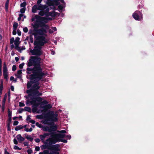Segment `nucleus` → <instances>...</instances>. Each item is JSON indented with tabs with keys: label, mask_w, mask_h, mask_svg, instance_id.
Listing matches in <instances>:
<instances>
[{
	"label": "nucleus",
	"mask_w": 154,
	"mask_h": 154,
	"mask_svg": "<svg viewBox=\"0 0 154 154\" xmlns=\"http://www.w3.org/2000/svg\"><path fill=\"white\" fill-rule=\"evenodd\" d=\"M41 60L40 57L31 56L27 63L28 66H31L33 65L34 67L27 68L26 69V72L28 74L32 72V74L30 75L31 81L28 82L27 88H29L32 85V86L30 90L26 91V92L28 94L31 93L33 95H42V93H39L38 90L40 88L38 82L42 79L43 77L45 75V74L42 71V69L40 67Z\"/></svg>",
	"instance_id": "obj_1"
},
{
	"label": "nucleus",
	"mask_w": 154,
	"mask_h": 154,
	"mask_svg": "<svg viewBox=\"0 0 154 154\" xmlns=\"http://www.w3.org/2000/svg\"><path fill=\"white\" fill-rule=\"evenodd\" d=\"M47 42L44 37L38 36L36 40L34 42V49L31 50L30 52L33 55L39 56L42 55V51L41 50L42 46Z\"/></svg>",
	"instance_id": "obj_2"
},
{
	"label": "nucleus",
	"mask_w": 154,
	"mask_h": 154,
	"mask_svg": "<svg viewBox=\"0 0 154 154\" xmlns=\"http://www.w3.org/2000/svg\"><path fill=\"white\" fill-rule=\"evenodd\" d=\"M52 20V18L48 17H40L38 15H35L32 19V21H35L33 26L35 27H41L46 29H48V26L45 24L48 20Z\"/></svg>",
	"instance_id": "obj_3"
},
{
	"label": "nucleus",
	"mask_w": 154,
	"mask_h": 154,
	"mask_svg": "<svg viewBox=\"0 0 154 154\" xmlns=\"http://www.w3.org/2000/svg\"><path fill=\"white\" fill-rule=\"evenodd\" d=\"M37 10L40 11L38 13L39 15L42 16L44 15L47 16L48 12L49 11L50 8L49 6L45 5H40V6L34 5L32 6V13H36Z\"/></svg>",
	"instance_id": "obj_4"
},
{
	"label": "nucleus",
	"mask_w": 154,
	"mask_h": 154,
	"mask_svg": "<svg viewBox=\"0 0 154 154\" xmlns=\"http://www.w3.org/2000/svg\"><path fill=\"white\" fill-rule=\"evenodd\" d=\"M42 100V99L41 97L32 96V97H30V98L27 100L26 104L32 105L33 107L32 111L34 112L37 111V107L39 105V103L36 102V101L40 102Z\"/></svg>",
	"instance_id": "obj_5"
},
{
	"label": "nucleus",
	"mask_w": 154,
	"mask_h": 154,
	"mask_svg": "<svg viewBox=\"0 0 154 154\" xmlns=\"http://www.w3.org/2000/svg\"><path fill=\"white\" fill-rule=\"evenodd\" d=\"M50 135L48 133H45L42 135H41L39 136L42 142L45 144H49V145H52L56 143V140L54 139L52 136L51 137L47 139L45 141V138Z\"/></svg>",
	"instance_id": "obj_6"
},
{
	"label": "nucleus",
	"mask_w": 154,
	"mask_h": 154,
	"mask_svg": "<svg viewBox=\"0 0 154 154\" xmlns=\"http://www.w3.org/2000/svg\"><path fill=\"white\" fill-rule=\"evenodd\" d=\"M33 27L34 29L29 30V33L30 35H33L35 37L38 36V35H43L46 33V30L47 29L44 28L41 29H38V27Z\"/></svg>",
	"instance_id": "obj_7"
},
{
	"label": "nucleus",
	"mask_w": 154,
	"mask_h": 154,
	"mask_svg": "<svg viewBox=\"0 0 154 154\" xmlns=\"http://www.w3.org/2000/svg\"><path fill=\"white\" fill-rule=\"evenodd\" d=\"M47 148L52 151V154H59V151H60V148L59 144L54 145L50 148Z\"/></svg>",
	"instance_id": "obj_8"
},
{
	"label": "nucleus",
	"mask_w": 154,
	"mask_h": 154,
	"mask_svg": "<svg viewBox=\"0 0 154 154\" xmlns=\"http://www.w3.org/2000/svg\"><path fill=\"white\" fill-rule=\"evenodd\" d=\"M42 130L45 131H48L51 132L54 131L57 129V127L55 125H51L50 127L47 126H43L42 127Z\"/></svg>",
	"instance_id": "obj_9"
},
{
	"label": "nucleus",
	"mask_w": 154,
	"mask_h": 154,
	"mask_svg": "<svg viewBox=\"0 0 154 154\" xmlns=\"http://www.w3.org/2000/svg\"><path fill=\"white\" fill-rule=\"evenodd\" d=\"M58 114L56 113H54V112H51L49 115V118L51 121L56 122L58 120L57 117Z\"/></svg>",
	"instance_id": "obj_10"
},
{
	"label": "nucleus",
	"mask_w": 154,
	"mask_h": 154,
	"mask_svg": "<svg viewBox=\"0 0 154 154\" xmlns=\"http://www.w3.org/2000/svg\"><path fill=\"white\" fill-rule=\"evenodd\" d=\"M132 16L136 20H140L142 18L141 12L138 11H136L133 14Z\"/></svg>",
	"instance_id": "obj_11"
},
{
	"label": "nucleus",
	"mask_w": 154,
	"mask_h": 154,
	"mask_svg": "<svg viewBox=\"0 0 154 154\" xmlns=\"http://www.w3.org/2000/svg\"><path fill=\"white\" fill-rule=\"evenodd\" d=\"M52 137L54 139L56 140V143L59 142L60 141V138H64V136L63 135L59 134H57L53 135Z\"/></svg>",
	"instance_id": "obj_12"
},
{
	"label": "nucleus",
	"mask_w": 154,
	"mask_h": 154,
	"mask_svg": "<svg viewBox=\"0 0 154 154\" xmlns=\"http://www.w3.org/2000/svg\"><path fill=\"white\" fill-rule=\"evenodd\" d=\"M59 3H61V5H60L58 6V8L60 12H62L63 8H65V3L63 0H58Z\"/></svg>",
	"instance_id": "obj_13"
},
{
	"label": "nucleus",
	"mask_w": 154,
	"mask_h": 154,
	"mask_svg": "<svg viewBox=\"0 0 154 154\" xmlns=\"http://www.w3.org/2000/svg\"><path fill=\"white\" fill-rule=\"evenodd\" d=\"M20 39V38L18 37H17L16 38V39L14 41V44L15 46V48L17 50H18L19 48L18 45L20 43L19 42Z\"/></svg>",
	"instance_id": "obj_14"
},
{
	"label": "nucleus",
	"mask_w": 154,
	"mask_h": 154,
	"mask_svg": "<svg viewBox=\"0 0 154 154\" xmlns=\"http://www.w3.org/2000/svg\"><path fill=\"white\" fill-rule=\"evenodd\" d=\"M16 137L19 142L21 143L25 139L21 136L20 134H18L16 136Z\"/></svg>",
	"instance_id": "obj_15"
},
{
	"label": "nucleus",
	"mask_w": 154,
	"mask_h": 154,
	"mask_svg": "<svg viewBox=\"0 0 154 154\" xmlns=\"http://www.w3.org/2000/svg\"><path fill=\"white\" fill-rule=\"evenodd\" d=\"M56 15V13L54 11H52L50 12H48L47 16H51L54 17Z\"/></svg>",
	"instance_id": "obj_16"
},
{
	"label": "nucleus",
	"mask_w": 154,
	"mask_h": 154,
	"mask_svg": "<svg viewBox=\"0 0 154 154\" xmlns=\"http://www.w3.org/2000/svg\"><path fill=\"white\" fill-rule=\"evenodd\" d=\"M3 72L8 73V69L5 63H4V65L3 67Z\"/></svg>",
	"instance_id": "obj_17"
},
{
	"label": "nucleus",
	"mask_w": 154,
	"mask_h": 154,
	"mask_svg": "<svg viewBox=\"0 0 154 154\" xmlns=\"http://www.w3.org/2000/svg\"><path fill=\"white\" fill-rule=\"evenodd\" d=\"M57 30L56 27H51L49 29V32L50 33H52Z\"/></svg>",
	"instance_id": "obj_18"
},
{
	"label": "nucleus",
	"mask_w": 154,
	"mask_h": 154,
	"mask_svg": "<svg viewBox=\"0 0 154 154\" xmlns=\"http://www.w3.org/2000/svg\"><path fill=\"white\" fill-rule=\"evenodd\" d=\"M42 123L45 125H51V123L50 122L49 120L47 119H46L43 120Z\"/></svg>",
	"instance_id": "obj_19"
},
{
	"label": "nucleus",
	"mask_w": 154,
	"mask_h": 154,
	"mask_svg": "<svg viewBox=\"0 0 154 154\" xmlns=\"http://www.w3.org/2000/svg\"><path fill=\"white\" fill-rule=\"evenodd\" d=\"M3 89V81L2 80L1 81V84L0 85V94L2 93V91Z\"/></svg>",
	"instance_id": "obj_20"
},
{
	"label": "nucleus",
	"mask_w": 154,
	"mask_h": 154,
	"mask_svg": "<svg viewBox=\"0 0 154 154\" xmlns=\"http://www.w3.org/2000/svg\"><path fill=\"white\" fill-rule=\"evenodd\" d=\"M23 128V126H22V125H20L19 126H17L15 128V130L16 131H17L18 130H20L22 129Z\"/></svg>",
	"instance_id": "obj_21"
},
{
	"label": "nucleus",
	"mask_w": 154,
	"mask_h": 154,
	"mask_svg": "<svg viewBox=\"0 0 154 154\" xmlns=\"http://www.w3.org/2000/svg\"><path fill=\"white\" fill-rule=\"evenodd\" d=\"M46 4L49 6L53 5L52 1L51 0H48V1H47Z\"/></svg>",
	"instance_id": "obj_22"
},
{
	"label": "nucleus",
	"mask_w": 154,
	"mask_h": 154,
	"mask_svg": "<svg viewBox=\"0 0 154 154\" xmlns=\"http://www.w3.org/2000/svg\"><path fill=\"white\" fill-rule=\"evenodd\" d=\"M26 138L29 140L31 142H32L33 139L31 137V136L30 135H27L26 136Z\"/></svg>",
	"instance_id": "obj_23"
},
{
	"label": "nucleus",
	"mask_w": 154,
	"mask_h": 154,
	"mask_svg": "<svg viewBox=\"0 0 154 154\" xmlns=\"http://www.w3.org/2000/svg\"><path fill=\"white\" fill-rule=\"evenodd\" d=\"M11 112L10 111L9 109L8 110V117H9V121H11Z\"/></svg>",
	"instance_id": "obj_24"
},
{
	"label": "nucleus",
	"mask_w": 154,
	"mask_h": 154,
	"mask_svg": "<svg viewBox=\"0 0 154 154\" xmlns=\"http://www.w3.org/2000/svg\"><path fill=\"white\" fill-rule=\"evenodd\" d=\"M18 24L17 23H14L13 25V29H17V28L18 26Z\"/></svg>",
	"instance_id": "obj_25"
},
{
	"label": "nucleus",
	"mask_w": 154,
	"mask_h": 154,
	"mask_svg": "<svg viewBox=\"0 0 154 154\" xmlns=\"http://www.w3.org/2000/svg\"><path fill=\"white\" fill-rule=\"evenodd\" d=\"M3 76L4 77V78L7 80L8 78V73H3Z\"/></svg>",
	"instance_id": "obj_26"
},
{
	"label": "nucleus",
	"mask_w": 154,
	"mask_h": 154,
	"mask_svg": "<svg viewBox=\"0 0 154 154\" xmlns=\"http://www.w3.org/2000/svg\"><path fill=\"white\" fill-rule=\"evenodd\" d=\"M9 2V0H7L6 3H5V7L6 9L7 10H8V8Z\"/></svg>",
	"instance_id": "obj_27"
},
{
	"label": "nucleus",
	"mask_w": 154,
	"mask_h": 154,
	"mask_svg": "<svg viewBox=\"0 0 154 154\" xmlns=\"http://www.w3.org/2000/svg\"><path fill=\"white\" fill-rule=\"evenodd\" d=\"M46 144H47L42 145V146H41V149L42 150H43L47 148V146L46 145Z\"/></svg>",
	"instance_id": "obj_28"
},
{
	"label": "nucleus",
	"mask_w": 154,
	"mask_h": 154,
	"mask_svg": "<svg viewBox=\"0 0 154 154\" xmlns=\"http://www.w3.org/2000/svg\"><path fill=\"white\" fill-rule=\"evenodd\" d=\"M42 152L44 154H52V153H49V151L47 149L44 150Z\"/></svg>",
	"instance_id": "obj_29"
},
{
	"label": "nucleus",
	"mask_w": 154,
	"mask_h": 154,
	"mask_svg": "<svg viewBox=\"0 0 154 154\" xmlns=\"http://www.w3.org/2000/svg\"><path fill=\"white\" fill-rule=\"evenodd\" d=\"M42 0H38L37 2V4L35 5L37 6H40V5H42L41 4V2H42Z\"/></svg>",
	"instance_id": "obj_30"
},
{
	"label": "nucleus",
	"mask_w": 154,
	"mask_h": 154,
	"mask_svg": "<svg viewBox=\"0 0 154 154\" xmlns=\"http://www.w3.org/2000/svg\"><path fill=\"white\" fill-rule=\"evenodd\" d=\"M22 73V70H19L17 71V76L18 77H21V74Z\"/></svg>",
	"instance_id": "obj_31"
},
{
	"label": "nucleus",
	"mask_w": 154,
	"mask_h": 154,
	"mask_svg": "<svg viewBox=\"0 0 154 154\" xmlns=\"http://www.w3.org/2000/svg\"><path fill=\"white\" fill-rule=\"evenodd\" d=\"M24 110L26 111L29 112H31V109L29 107H24Z\"/></svg>",
	"instance_id": "obj_32"
},
{
	"label": "nucleus",
	"mask_w": 154,
	"mask_h": 154,
	"mask_svg": "<svg viewBox=\"0 0 154 154\" xmlns=\"http://www.w3.org/2000/svg\"><path fill=\"white\" fill-rule=\"evenodd\" d=\"M26 5V2H24L21 4L20 6L21 7H23V8H25Z\"/></svg>",
	"instance_id": "obj_33"
},
{
	"label": "nucleus",
	"mask_w": 154,
	"mask_h": 154,
	"mask_svg": "<svg viewBox=\"0 0 154 154\" xmlns=\"http://www.w3.org/2000/svg\"><path fill=\"white\" fill-rule=\"evenodd\" d=\"M14 149L15 150H20L21 148H19L17 146H14Z\"/></svg>",
	"instance_id": "obj_34"
},
{
	"label": "nucleus",
	"mask_w": 154,
	"mask_h": 154,
	"mask_svg": "<svg viewBox=\"0 0 154 154\" xmlns=\"http://www.w3.org/2000/svg\"><path fill=\"white\" fill-rule=\"evenodd\" d=\"M35 125L37 126L39 128H42V127L43 126L41 124H39L38 122H36L35 123Z\"/></svg>",
	"instance_id": "obj_35"
},
{
	"label": "nucleus",
	"mask_w": 154,
	"mask_h": 154,
	"mask_svg": "<svg viewBox=\"0 0 154 154\" xmlns=\"http://www.w3.org/2000/svg\"><path fill=\"white\" fill-rule=\"evenodd\" d=\"M23 31L24 32H27L28 31V29L27 27H25L23 29Z\"/></svg>",
	"instance_id": "obj_36"
},
{
	"label": "nucleus",
	"mask_w": 154,
	"mask_h": 154,
	"mask_svg": "<svg viewBox=\"0 0 154 154\" xmlns=\"http://www.w3.org/2000/svg\"><path fill=\"white\" fill-rule=\"evenodd\" d=\"M20 11L21 13H23L25 12V8H21L20 10Z\"/></svg>",
	"instance_id": "obj_37"
},
{
	"label": "nucleus",
	"mask_w": 154,
	"mask_h": 154,
	"mask_svg": "<svg viewBox=\"0 0 154 154\" xmlns=\"http://www.w3.org/2000/svg\"><path fill=\"white\" fill-rule=\"evenodd\" d=\"M14 38H11L10 39V43L11 44H12L14 43Z\"/></svg>",
	"instance_id": "obj_38"
},
{
	"label": "nucleus",
	"mask_w": 154,
	"mask_h": 154,
	"mask_svg": "<svg viewBox=\"0 0 154 154\" xmlns=\"http://www.w3.org/2000/svg\"><path fill=\"white\" fill-rule=\"evenodd\" d=\"M24 63H22L20 64L19 65V68L20 69H22L23 68V66H24Z\"/></svg>",
	"instance_id": "obj_39"
},
{
	"label": "nucleus",
	"mask_w": 154,
	"mask_h": 154,
	"mask_svg": "<svg viewBox=\"0 0 154 154\" xmlns=\"http://www.w3.org/2000/svg\"><path fill=\"white\" fill-rule=\"evenodd\" d=\"M65 137L64 138H67L69 139H70L71 138V137L70 135H66L65 136Z\"/></svg>",
	"instance_id": "obj_40"
},
{
	"label": "nucleus",
	"mask_w": 154,
	"mask_h": 154,
	"mask_svg": "<svg viewBox=\"0 0 154 154\" xmlns=\"http://www.w3.org/2000/svg\"><path fill=\"white\" fill-rule=\"evenodd\" d=\"M23 144L25 146H29V143L28 142H25L23 143Z\"/></svg>",
	"instance_id": "obj_41"
},
{
	"label": "nucleus",
	"mask_w": 154,
	"mask_h": 154,
	"mask_svg": "<svg viewBox=\"0 0 154 154\" xmlns=\"http://www.w3.org/2000/svg\"><path fill=\"white\" fill-rule=\"evenodd\" d=\"M17 68L16 66L15 65H13L12 66V70L13 71H15Z\"/></svg>",
	"instance_id": "obj_42"
},
{
	"label": "nucleus",
	"mask_w": 154,
	"mask_h": 154,
	"mask_svg": "<svg viewBox=\"0 0 154 154\" xmlns=\"http://www.w3.org/2000/svg\"><path fill=\"white\" fill-rule=\"evenodd\" d=\"M14 143L15 144H17L18 143L17 141V139H14Z\"/></svg>",
	"instance_id": "obj_43"
},
{
	"label": "nucleus",
	"mask_w": 154,
	"mask_h": 154,
	"mask_svg": "<svg viewBox=\"0 0 154 154\" xmlns=\"http://www.w3.org/2000/svg\"><path fill=\"white\" fill-rule=\"evenodd\" d=\"M25 105L23 103L20 102L19 103V106L20 107L23 106Z\"/></svg>",
	"instance_id": "obj_44"
},
{
	"label": "nucleus",
	"mask_w": 154,
	"mask_h": 154,
	"mask_svg": "<svg viewBox=\"0 0 154 154\" xmlns=\"http://www.w3.org/2000/svg\"><path fill=\"white\" fill-rule=\"evenodd\" d=\"M35 140L36 143H39L40 141V140L39 138H36Z\"/></svg>",
	"instance_id": "obj_45"
},
{
	"label": "nucleus",
	"mask_w": 154,
	"mask_h": 154,
	"mask_svg": "<svg viewBox=\"0 0 154 154\" xmlns=\"http://www.w3.org/2000/svg\"><path fill=\"white\" fill-rule=\"evenodd\" d=\"M18 124V122L17 121H15L13 123L14 125H16Z\"/></svg>",
	"instance_id": "obj_46"
},
{
	"label": "nucleus",
	"mask_w": 154,
	"mask_h": 154,
	"mask_svg": "<svg viewBox=\"0 0 154 154\" xmlns=\"http://www.w3.org/2000/svg\"><path fill=\"white\" fill-rule=\"evenodd\" d=\"M29 122L32 124H34L35 122V121L32 119L30 120H29Z\"/></svg>",
	"instance_id": "obj_47"
},
{
	"label": "nucleus",
	"mask_w": 154,
	"mask_h": 154,
	"mask_svg": "<svg viewBox=\"0 0 154 154\" xmlns=\"http://www.w3.org/2000/svg\"><path fill=\"white\" fill-rule=\"evenodd\" d=\"M17 34L18 35L20 36L21 35V32L19 30H17Z\"/></svg>",
	"instance_id": "obj_48"
},
{
	"label": "nucleus",
	"mask_w": 154,
	"mask_h": 154,
	"mask_svg": "<svg viewBox=\"0 0 154 154\" xmlns=\"http://www.w3.org/2000/svg\"><path fill=\"white\" fill-rule=\"evenodd\" d=\"M40 150V148L39 146H36L35 148V150L36 151H39Z\"/></svg>",
	"instance_id": "obj_49"
},
{
	"label": "nucleus",
	"mask_w": 154,
	"mask_h": 154,
	"mask_svg": "<svg viewBox=\"0 0 154 154\" xmlns=\"http://www.w3.org/2000/svg\"><path fill=\"white\" fill-rule=\"evenodd\" d=\"M12 33L13 35H15L16 34V29H13Z\"/></svg>",
	"instance_id": "obj_50"
},
{
	"label": "nucleus",
	"mask_w": 154,
	"mask_h": 154,
	"mask_svg": "<svg viewBox=\"0 0 154 154\" xmlns=\"http://www.w3.org/2000/svg\"><path fill=\"white\" fill-rule=\"evenodd\" d=\"M4 151H5L4 154H10V153L7 151V149H4Z\"/></svg>",
	"instance_id": "obj_51"
},
{
	"label": "nucleus",
	"mask_w": 154,
	"mask_h": 154,
	"mask_svg": "<svg viewBox=\"0 0 154 154\" xmlns=\"http://www.w3.org/2000/svg\"><path fill=\"white\" fill-rule=\"evenodd\" d=\"M61 141L65 143H66L67 142V140H62Z\"/></svg>",
	"instance_id": "obj_52"
},
{
	"label": "nucleus",
	"mask_w": 154,
	"mask_h": 154,
	"mask_svg": "<svg viewBox=\"0 0 154 154\" xmlns=\"http://www.w3.org/2000/svg\"><path fill=\"white\" fill-rule=\"evenodd\" d=\"M27 152L29 154H31V153L32 152V150H28Z\"/></svg>",
	"instance_id": "obj_53"
},
{
	"label": "nucleus",
	"mask_w": 154,
	"mask_h": 154,
	"mask_svg": "<svg viewBox=\"0 0 154 154\" xmlns=\"http://www.w3.org/2000/svg\"><path fill=\"white\" fill-rule=\"evenodd\" d=\"M61 133H66V131L65 130H62L60 131H59Z\"/></svg>",
	"instance_id": "obj_54"
},
{
	"label": "nucleus",
	"mask_w": 154,
	"mask_h": 154,
	"mask_svg": "<svg viewBox=\"0 0 154 154\" xmlns=\"http://www.w3.org/2000/svg\"><path fill=\"white\" fill-rule=\"evenodd\" d=\"M2 61L1 59H0V68H2Z\"/></svg>",
	"instance_id": "obj_55"
},
{
	"label": "nucleus",
	"mask_w": 154,
	"mask_h": 154,
	"mask_svg": "<svg viewBox=\"0 0 154 154\" xmlns=\"http://www.w3.org/2000/svg\"><path fill=\"white\" fill-rule=\"evenodd\" d=\"M42 103L45 104H47L48 103V102L46 100H44L42 102Z\"/></svg>",
	"instance_id": "obj_56"
},
{
	"label": "nucleus",
	"mask_w": 154,
	"mask_h": 154,
	"mask_svg": "<svg viewBox=\"0 0 154 154\" xmlns=\"http://www.w3.org/2000/svg\"><path fill=\"white\" fill-rule=\"evenodd\" d=\"M5 101H3V106L2 107V108L4 110V103H5Z\"/></svg>",
	"instance_id": "obj_57"
},
{
	"label": "nucleus",
	"mask_w": 154,
	"mask_h": 154,
	"mask_svg": "<svg viewBox=\"0 0 154 154\" xmlns=\"http://www.w3.org/2000/svg\"><path fill=\"white\" fill-rule=\"evenodd\" d=\"M15 60L17 62L19 60V58L18 57H15Z\"/></svg>",
	"instance_id": "obj_58"
},
{
	"label": "nucleus",
	"mask_w": 154,
	"mask_h": 154,
	"mask_svg": "<svg viewBox=\"0 0 154 154\" xmlns=\"http://www.w3.org/2000/svg\"><path fill=\"white\" fill-rule=\"evenodd\" d=\"M24 130L26 132H29V129L28 128H26L24 129Z\"/></svg>",
	"instance_id": "obj_59"
},
{
	"label": "nucleus",
	"mask_w": 154,
	"mask_h": 154,
	"mask_svg": "<svg viewBox=\"0 0 154 154\" xmlns=\"http://www.w3.org/2000/svg\"><path fill=\"white\" fill-rule=\"evenodd\" d=\"M14 79V78L13 76H11L10 78V80L11 81L13 80Z\"/></svg>",
	"instance_id": "obj_60"
},
{
	"label": "nucleus",
	"mask_w": 154,
	"mask_h": 154,
	"mask_svg": "<svg viewBox=\"0 0 154 154\" xmlns=\"http://www.w3.org/2000/svg\"><path fill=\"white\" fill-rule=\"evenodd\" d=\"M2 75V68H0V76Z\"/></svg>",
	"instance_id": "obj_61"
},
{
	"label": "nucleus",
	"mask_w": 154,
	"mask_h": 154,
	"mask_svg": "<svg viewBox=\"0 0 154 154\" xmlns=\"http://www.w3.org/2000/svg\"><path fill=\"white\" fill-rule=\"evenodd\" d=\"M11 89L12 91H14V88L13 86H11Z\"/></svg>",
	"instance_id": "obj_62"
},
{
	"label": "nucleus",
	"mask_w": 154,
	"mask_h": 154,
	"mask_svg": "<svg viewBox=\"0 0 154 154\" xmlns=\"http://www.w3.org/2000/svg\"><path fill=\"white\" fill-rule=\"evenodd\" d=\"M23 14L22 13L20 14L19 15V17H21L22 16H23Z\"/></svg>",
	"instance_id": "obj_63"
},
{
	"label": "nucleus",
	"mask_w": 154,
	"mask_h": 154,
	"mask_svg": "<svg viewBox=\"0 0 154 154\" xmlns=\"http://www.w3.org/2000/svg\"><path fill=\"white\" fill-rule=\"evenodd\" d=\"M32 130V128H30L29 129V132H31Z\"/></svg>",
	"instance_id": "obj_64"
}]
</instances>
